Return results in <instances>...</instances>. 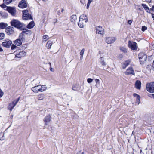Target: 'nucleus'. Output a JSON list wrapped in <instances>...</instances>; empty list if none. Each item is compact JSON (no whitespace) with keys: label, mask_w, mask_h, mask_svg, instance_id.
Masks as SVG:
<instances>
[{"label":"nucleus","mask_w":154,"mask_h":154,"mask_svg":"<svg viewBox=\"0 0 154 154\" xmlns=\"http://www.w3.org/2000/svg\"><path fill=\"white\" fill-rule=\"evenodd\" d=\"M17 104L14 101H13L12 102L9 103L8 107V109L11 111Z\"/></svg>","instance_id":"15"},{"label":"nucleus","mask_w":154,"mask_h":154,"mask_svg":"<svg viewBox=\"0 0 154 154\" xmlns=\"http://www.w3.org/2000/svg\"><path fill=\"white\" fill-rule=\"evenodd\" d=\"M128 46L132 50H134L137 49V44L135 42L129 41L128 42Z\"/></svg>","instance_id":"5"},{"label":"nucleus","mask_w":154,"mask_h":154,"mask_svg":"<svg viewBox=\"0 0 154 154\" xmlns=\"http://www.w3.org/2000/svg\"><path fill=\"white\" fill-rule=\"evenodd\" d=\"M146 2H148L150 3L151 2V0H145Z\"/></svg>","instance_id":"52"},{"label":"nucleus","mask_w":154,"mask_h":154,"mask_svg":"<svg viewBox=\"0 0 154 154\" xmlns=\"http://www.w3.org/2000/svg\"><path fill=\"white\" fill-rule=\"evenodd\" d=\"M3 51V50L1 46L0 45V51L2 52Z\"/></svg>","instance_id":"50"},{"label":"nucleus","mask_w":154,"mask_h":154,"mask_svg":"<svg viewBox=\"0 0 154 154\" xmlns=\"http://www.w3.org/2000/svg\"><path fill=\"white\" fill-rule=\"evenodd\" d=\"M85 23H85V22L83 21V20L79 19V22L78 23V25L79 27L80 28H83Z\"/></svg>","instance_id":"20"},{"label":"nucleus","mask_w":154,"mask_h":154,"mask_svg":"<svg viewBox=\"0 0 154 154\" xmlns=\"http://www.w3.org/2000/svg\"><path fill=\"white\" fill-rule=\"evenodd\" d=\"M100 63L103 65L105 66L106 65L105 62L104 61L103 58L102 57H101L100 60Z\"/></svg>","instance_id":"34"},{"label":"nucleus","mask_w":154,"mask_h":154,"mask_svg":"<svg viewBox=\"0 0 154 154\" xmlns=\"http://www.w3.org/2000/svg\"><path fill=\"white\" fill-rule=\"evenodd\" d=\"M116 39V37H108L106 38V42L108 44H111L113 43Z\"/></svg>","instance_id":"8"},{"label":"nucleus","mask_w":154,"mask_h":154,"mask_svg":"<svg viewBox=\"0 0 154 154\" xmlns=\"http://www.w3.org/2000/svg\"><path fill=\"white\" fill-rule=\"evenodd\" d=\"M150 94H149V97H152V96H151V95H150Z\"/></svg>","instance_id":"56"},{"label":"nucleus","mask_w":154,"mask_h":154,"mask_svg":"<svg viewBox=\"0 0 154 154\" xmlns=\"http://www.w3.org/2000/svg\"><path fill=\"white\" fill-rule=\"evenodd\" d=\"M22 30H23L22 32L23 33H25L29 35H31L32 33L31 31L27 29H23V28Z\"/></svg>","instance_id":"19"},{"label":"nucleus","mask_w":154,"mask_h":154,"mask_svg":"<svg viewBox=\"0 0 154 154\" xmlns=\"http://www.w3.org/2000/svg\"><path fill=\"white\" fill-rule=\"evenodd\" d=\"M40 85H38L33 87L32 88V90L35 93H37L41 92Z\"/></svg>","instance_id":"13"},{"label":"nucleus","mask_w":154,"mask_h":154,"mask_svg":"<svg viewBox=\"0 0 154 154\" xmlns=\"http://www.w3.org/2000/svg\"><path fill=\"white\" fill-rule=\"evenodd\" d=\"M138 56L140 61L141 64L143 63L147 59V55L143 52L139 53Z\"/></svg>","instance_id":"3"},{"label":"nucleus","mask_w":154,"mask_h":154,"mask_svg":"<svg viewBox=\"0 0 154 154\" xmlns=\"http://www.w3.org/2000/svg\"><path fill=\"white\" fill-rule=\"evenodd\" d=\"M128 23L129 24L131 25L132 23V21L131 20H129L128 21Z\"/></svg>","instance_id":"47"},{"label":"nucleus","mask_w":154,"mask_h":154,"mask_svg":"<svg viewBox=\"0 0 154 154\" xmlns=\"http://www.w3.org/2000/svg\"><path fill=\"white\" fill-rule=\"evenodd\" d=\"M5 32L8 35L13 34L14 32V28L13 26H9L5 28Z\"/></svg>","instance_id":"6"},{"label":"nucleus","mask_w":154,"mask_h":154,"mask_svg":"<svg viewBox=\"0 0 154 154\" xmlns=\"http://www.w3.org/2000/svg\"><path fill=\"white\" fill-rule=\"evenodd\" d=\"M150 95L152 96V97L153 98H154V94H150Z\"/></svg>","instance_id":"54"},{"label":"nucleus","mask_w":154,"mask_h":154,"mask_svg":"<svg viewBox=\"0 0 154 154\" xmlns=\"http://www.w3.org/2000/svg\"><path fill=\"white\" fill-rule=\"evenodd\" d=\"M142 6L147 12L149 13H151V10L149 9V7L146 4H142Z\"/></svg>","instance_id":"24"},{"label":"nucleus","mask_w":154,"mask_h":154,"mask_svg":"<svg viewBox=\"0 0 154 154\" xmlns=\"http://www.w3.org/2000/svg\"><path fill=\"white\" fill-rule=\"evenodd\" d=\"M82 154H84L83 152H82Z\"/></svg>","instance_id":"61"},{"label":"nucleus","mask_w":154,"mask_h":154,"mask_svg":"<svg viewBox=\"0 0 154 154\" xmlns=\"http://www.w3.org/2000/svg\"><path fill=\"white\" fill-rule=\"evenodd\" d=\"M95 81L97 83V84L96 85V86H97L98 85H99L100 83V80L99 79H96L95 80Z\"/></svg>","instance_id":"41"},{"label":"nucleus","mask_w":154,"mask_h":154,"mask_svg":"<svg viewBox=\"0 0 154 154\" xmlns=\"http://www.w3.org/2000/svg\"><path fill=\"white\" fill-rule=\"evenodd\" d=\"M23 19L25 20L29 19H32L31 15L29 14H23Z\"/></svg>","instance_id":"16"},{"label":"nucleus","mask_w":154,"mask_h":154,"mask_svg":"<svg viewBox=\"0 0 154 154\" xmlns=\"http://www.w3.org/2000/svg\"><path fill=\"white\" fill-rule=\"evenodd\" d=\"M92 0H88V3L90 4L92 2Z\"/></svg>","instance_id":"48"},{"label":"nucleus","mask_w":154,"mask_h":154,"mask_svg":"<svg viewBox=\"0 0 154 154\" xmlns=\"http://www.w3.org/2000/svg\"><path fill=\"white\" fill-rule=\"evenodd\" d=\"M37 97L39 100H42L44 98V95L43 94H40L37 96Z\"/></svg>","instance_id":"29"},{"label":"nucleus","mask_w":154,"mask_h":154,"mask_svg":"<svg viewBox=\"0 0 154 154\" xmlns=\"http://www.w3.org/2000/svg\"><path fill=\"white\" fill-rule=\"evenodd\" d=\"M153 48H154V44L153 45Z\"/></svg>","instance_id":"60"},{"label":"nucleus","mask_w":154,"mask_h":154,"mask_svg":"<svg viewBox=\"0 0 154 154\" xmlns=\"http://www.w3.org/2000/svg\"><path fill=\"white\" fill-rule=\"evenodd\" d=\"M151 15H152V17L153 18V20H154V14H153L152 13H151Z\"/></svg>","instance_id":"51"},{"label":"nucleus","mask_w":154,"mask_h":154,"mask_svg":"<svg viewBox=\"0 0 154 154\" xmlns=\"http://www.w3.org/2000/svg\"><path fill=\"white\" fill-rule=\"evenodd\" d=\"M22 43L21 40L20 39H16L14 42L15 44L18 46L22 44Z\"/></svg>","instance_id":"26"},{"label":"nucleus","mask_w":154,"mask_h":154,"mask_svg":"<svg viewBox=\"0 0 154 154\" xmlns=\"http://www.w3.org/2000/svg\"><path fill=\"white\" fill-rule=\"evenodd\" d=\"M76 19V16L75 15H73L71 17V21L72 22L74 23Z\"/></svg>","instance_id":"28"},{"label":"nucleus","mask_w":154,"mask_h":154,"mask_svg":"<svg viewBox=\"0 0 154 154\" xmlns=\"http://www.w3.org/2000/svg\"><path fill=\"white\" fill-rule=\"evenodd\" d=\"M43 38L44 41H45L48 40L49 38L48 35H45L43 36Z\"/></svg>","instance_id":"36"},{"label":"nucleus","mask_w":154,"mask_h":154,"mask_svg":"<svg viewBox=\"0 0 154 154\" xmlns=\"http://www.w3.org/2000/svg\"><path fill=\"white\" fill-rule=\"evenodd\" d=\"M35 23L33 21L31 22L27 25V27L29 29H31L35 26Z\"/></svg>","instance_id":"23"},{"label":"nucleus","mask_w":154,"mask_h":154,"mask_svg":"<svg viewBox=\"0 0 154 154\" xmlns=\"http://www.w3.org/2000/svg\"><path fill=\"white\" fill-rule=\"evenodd\" d=\"M51 115H47L44 119V121L45 123V125H47L48 124V123L51 121Z\"/></svg>","instance_id":"12"},{"label":"nucleus","mask_w":154,"mask_h":154,"mask_svg":"<svg viewBox=\"0 0 154 154\" xmlns=\"http://www.w3.org/2000/svg\"><path fill=\"white\" fill-rule=\"evenodd\" d=\"M141 82L140 81L137 80L136 81L135 86L137 89H140V88Z\"/></svg>","instance_id":"22"},{"label":"nucleus","mask_w":154,"mask_h":154,"mask_svg":"<svg viewBox=\"0 0 154 154\" xmlns=\"http://www.w3.org/2000/svg\"><path fill=\"white\" fill-rule=\"evenodd\" d=\"M11 24L12 26H14L20 30H22L23 27V24L17 20H13L11 22Z\"/></svg>","instance_id":"1"},{"label":"nucleus","mask_w":154,"mask_h":154,"mask_svg":"<svg viewBox=\"0 0 154 154\" xmlns=\"http://www.w3.org/2000/svg\"><path fill=\"white\" fill-rule=\"evenodd\" d=\"M19 7L21 8H25L27 7V3L25 0H22L18 5Z\"/></svg>","instance_id":"10"},{"label":"nucleus","mask_w":154,"mask_h":154,"mask_svg":"<svg viewBox=\"0 0 154 154\" xmlns=\"http://www.w3.org/2000/svg\"><path fill=\"white\" fill-rule=\"evenodd\" d=\"M20 97H18L17 99H16L15 100H14V102L16 103H17L19 101L20 99Z\"/></svg>","instance_id":"45"},{"label":"nucleus","mask_w":154,"mask_h":154,"mask_svg":"<svg viewBox=\"0 0 154 154\" xmlns=\"http://www.w3.org/2000/svg\"><path fill=\"white\" fill-rule=\"evenodd\" d=\"M12 44V41L9 40H5L4 42L2 43V45L3 47L9 48Z\"/></svg>","instance_id":"7"},{"label":"nucleus","mask_w":154,"mask_h":154,"mask_svg":"<svg viewBox=\"0 0 154 154\" xmlns=\"http://www.w3.org/2000/svg\"><path fill=\"white\" fill-rule=\"evenodd\" d=\"M93 81V79L91 78H88L87 79V81L88 83H91Z\"/></svg>","instance_id":"39"},{"label":"nucleus","mask_w":154,"mask_h":154,"mask_svg":"<svg viewBox=\"0 0 154 154\" xmlns=\"http://www.w3.org/2000/svg\"><path fill=\"white\" fill-rule=\"evenodd\" d=\"M5 37V34L4 33H0V40L4 39Z\"/></svg>","instance_id":"35"},{"label":"nucleus","mask_w":154,"mask_h":154,"mask_svg":"<svg viewBox=\"0 0 154 154\" xmlns=\"http://www.w3.org/2000/svg\"><path fill=\"white\" fill-rule=\"evenodd\" d=\"M8 24L7 23L1 22L0 23V29H3L7 28L8 26Z\"/></svg>","instance_id":"21"},{"label":"nucleus","mask_w":154,"mask_h":154,"mask_svg":"<svg viewBox=\"0 0 154 154\" xmlns=\"http://www.w3.org/2000/svg\"><path fill=\"white\" fill-rule=\"evenodd\" d=\"M120 49L121 51L125 53L127 52V50L124 47H120Z\"/></svg>","instance_id":"31"},{"label":"nucleus","mask_w":154,"mask_h":154,"mask_svg":"<svg viewBox=\"0 0 154 154\" xmlns=\"http://www.w3.org/2000/svg\"><path fill=\"white\" fill-rule=\"evenodd\" d=\"M133 96L136 98V101L137 103H138V104L140 103V97L137 94L134 93L133 94Z\"/></svg>","instance_id":"25"},{"label":"nucleus","mask_w":154,"mask_h":154,"mask_svg":"<svg viewBox=\"0 0 154 154\" xmlns=\"http://www.w3.org/2000/svg\"><path fill=\"white\" fill-rule=\"evenodd\" d=\"M0 6L2 8H7V7H8L4 4H2L1 5H0Z\"/></svg>","instance_id":"43"},{"label":"nucleus","mask_w":154,"mask_h":154,"mask_svg":"<svg viewBox=\"0 0 154 154\" xmlns=\"http://www.w3.org/2000/svg\"><path fill=\"white\" fill-rule=\"evenodd\" d=\"M26 53L24 51H22L20 52H18L15 55V57L21 58L26 55Z\"/></svg>","instance_id":"11"},{"label":"nucleus","mask_w":154,"mask_h":154,"mask_svg":"<svg viewBox=\"0 0 154 154\" xmlns=\"http://www.w3.org/2000/svg\"><path fill=\"white\" fill-rule=\"evenodd\" d=\"M52 44L53 42L52 41H48L46 44V46L48 49H50L51 48Z\"/></svg>","instance_id":"27"},{"label":"nucleus","mask_w":154,"mask_h":154,"mask_svg":"<svg viewBox=\"0 0 154 154\" xmlns=\"http://www.w3.org/2000/svg\"><path fill=\"white\" fill-rule=\"evenodd\" d=\"M64 11V9L62 8L61 10V12H63V11Z\"/></svg>","instance_id":"55"},{"label":"nucleus","mask_w":154,"mask_h":154,"mask_svg":"<svg viewBox=\"0 0 154 154\" xmlns=\"http://www.w3.org/2000/svg\"><path fill=\"white\" fill-rule=\"evenodd\" d=\"M13 117V116H11V117Z\"/></svg>","instance_id":"63"},{"label":"nucleus","mask_w":154,"mask_h":154,"mask_svg":"<svg viewBox=\"0 0 154 154\" xmlns=\"http://www.w3.org/2000/svg\"><path fill=\"white\" fill-rule=\"evenodd\" d=\"M146 89L149 92L151 93L154 92V82L147 83L146 84Z\"/></svg>","instance_id":"2"},{"label":"nucleus","mask_w":154,"mask_h":154,"mask_svg":"<svg viewBox=\"0 0 154 154\" xmlns=\"http://www.w3.org/2000/svg\"><path fill=\"white\" fill-rule=\"evenodd\" d=\"M4 134L2 133H0V140H4Z\"/></svg>","instance_id":"37"},{"label":"nucleus","mask_w":154,"mask_h":154,"mask_svg":"<svg viewBox=\"0 0 154 154\" xmlns=\"http://www.w3.org/2000/svg\"><path fill=\"white\" fill-rule=\"evenodd\" d=\"M40 87L41 92L45 91L47 89V87L45 85H43L42 86L40 85Z\"/></svg>","instance_id":"30"},{"label":"nucleus","mask_w":154,"mask_h":154,"mask_svg":"<svg viewBox=\"0 0 154 154\" xmlns=\"http://www.w3.org/2000/svg\"><path fill=\"white\" fill-rule=\"evenodd\" d=\"M96 33L103 35L104 34V29L100 26H97L96 28Z\"/></svg>","instance_id":"9"},{"label":"nucleus","mask_w":154,"mask_h":154,"mask_svg":"<svg viewBox=\"0 0 154 154\" xmlns=\"http://www.w3.org/2000/svg\"><path fill=\"white\" fill-rule=\"evenodd\" d=\"M52 68H51L50 69V70H51V71H52Z\"/></svg>","instance_id":"59"},{"label":"nucleus","mask_w":154,"mask_h":154,"mask_svg":"<svg viewBox=\"0 0 154 154\" xmlns=\"http://www.w3.org/2000/svg\"><path fill=\"white\" fill-rule=\"evenodd\" d=\"M58 14L60 13V11H58Z\"/></svg>","instance_id":"57"},{"label":"nucleus","mask_w":154,"mask_h":154,"mask_svg":"<svg viewBox=\"0 0 154 154\" xmlns=\"http://www.w3.org/2000/svg\"><path fill=\"white\" fill-rule=\"evenodd\" d=\"M12 0H3V2L6 4H8L11 3Z\"/></svg>","instance_id":"33"},{"label":"nucleus","mask_w":154,"mask_h":154,"mask_svg":"<svg viewBox=\"0 0 154 154\" xmlns=\"http://www.w3.org/2000/svg\"><path fill=\"white\" fill-rule=\"evenodd\" d=\"M4 94V92L2 91L1 89H0V98H1Z\"/></svg>","instance_id":"42"},{"label":"nucleus","mask_w":154,"mask_h":154,"mask_svg":"<svg viewBox=\"0 0 154 154\" xmlns=\"http://www.w3.org/2000/svg\"><path fill=\"white\" fill-rule=\"evenodd\" d=\"M125 74L126 75L132 74L134 75V70L132 67H129L127 69L126 71L125 72Z\"/></svg>","instance_id":"14"},{"label":"nucleus","mask_w":154,"mask_h":154,"mask_svg":"<svg viewBox=\"0 0 154 154\" xmlns=\"http://www.w3.org/2000/svg\"><path fill=\"white\" fill-rule=\"evenodd\" d=\"M85 49L84 48L82 49L81 51L80 52V55L81 56L80 58L81 59H82L83 58V54L85 52Z\"/></svg>","instance_id":"32"},{"label":"nucleus","mask_w":154,"mask_h":154,"mask_svg":"<svg viewBox=\"0 0 154 154\" xmlns=\"http://www.w3.org/2000/svg\"><path fill=\"white\" fill-rule=\"evenodd\" d=\"M49 64H50V66H51V63H49Z\"/></svg>","instance_id":"58"},{"label":"nucleus","mask_w":154,"mask_h":154,"mask_svg":"<svg viewBox=\"0 0 154 154\" xmlns=\"http://www.w3.org/2000/svg\"><path fill=\"white\" fill-rule=\"evenodd\" d=\"M79 19L83 20L85 23H86L88 21V19L87 16L84 14H82L80 16Z\"/></svg>","instance_id":"18"},{"label":"nucleus","mask_w":154,"mask_h":154,"mask_svg":"<svg viewBox=\"0 0 154 154\" xmlns=\"http://www.w3.org/2000/svg\"><path fill=\"white\" fill-rule=\"evenodd\" d=\"M147 29V27L145 26H143L142 27V31H144Z\"/></svg>","instance_id":"40"},{"label":"nucleus","mask_w":154,"mask_h":154,"mask_svg":"<svg viewBox=\"0 0 154 154\" xmlns=\"http://www.w3.org/2000/svg\"><path fill=\"white\" fill-rule=\"evenodd\" d=\"M90 4L88 3L87 5V8L88 9L90 5Z\"/></svg>","instance_id":"49"},{"label":"nucleus","mask_w":154,"mask_h":154,"mask_svg":"<svg viewBox=\"0 0 154 154\" xmlns=\"http://www.w3.org/2000/svg\"><path fill=\"white\" fill-rule=\"evenodd\" d=\"M22 12L23 14H29L28 10H24Z\"/></svg>","instance_id":"38"},{"label":"nucleus","mask_w":154,"mask_h":154,"mask_svg":"<svg viewBox=\"0 0 154 154\" xmlns=\"http://www.w3.org/2000/svg\"><path fill=\"white\" fill-rule=\"evenodd\" d=\"M72 89L74 91H76L77 90V88L75 86H73Z\"/></svg>","instance_id":"44"},{"label":"nucleus","mask_w":154,"mask_h":154,"mask_svg":"<svg viewBox=\"0 0 154 154\" xmlns=\"http://www.w3.org/2000/svg\"><path fill=\"white\" fill-rule=\"evenodd\" d=\"M130 60H128L125 61L123 64H122V67L123 69H125L126 67L128 66L130 63Z\"/></svg>","instance_id":"17"},{"label":"nucleus","mask_w":154,"mask_h":154,"mask_svg":"<svg viewBox=\"0 0 154 154\" xmlns=\"http://www.w3.org/2000/svg\"><path fill=\"white\" fill-rule=\"evenodd\" d=\"M13 117V116H11V117Z\"/></svg>","instance_id":"62"},{"label":"nucleus","mask_w":154,"mask_h":154,"mask_svg":"<svg viewBox=\"0 0 154 154\" xmlns=\"http://www.w3.org/2000/svg\"><path fill=\"white\" fill-rule=\"evenodd\" d=\"M151 9L154 11V6H153L152 7V8H151Z\"/></svg>","instance_id":"53"},{"label":"nucleus","mask_w":154,"mask_h":154,"mask_svg":"<svg viewBox=\"0 0 154 154\" xmlns=\"http://www.w3.org/2000/svg\"><path fill=\"white\" fill-rule=\"evenodd\" d=\"M16 47V46H15V45L13 44L11 47V49L12 50H14L15 48Z\"/></svg>","instance_id":"46"},{"label":"nucleus","mask_w":154,"mask_h":154,"mask_svg":"<svg viewBox=\"0 0 154 154\" xmlns=\"http://www.w3.org/2000/svg\"><path fill=\"white\" fill-rule=\"evenodd\" d=\"M6 10L12 16H15L16 11L15 7H7Z\"/></svg>","instance_id":"4"}]
</instances>
